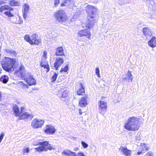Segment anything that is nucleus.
I'll list each match as a JSON object with an SVG mask.
<instances>
[{
	"mask_svg": "<svg viewBox=\"0 0 156 156\" xmlns=\"http://www.w3.org/2000/svg\"><path fill=\"white\" fill-rule=\"evenodd\" d=\"M4 134V133H2L1 135H0V143L1 142L2 139H3Z\"/></svg>",
	"mask_w": 156,
	"mask_h": 156,
	"instance_id": "nucleus-45",
	"label": "nucleus"
},
{
	"mask_svg": "<svg viewBox=\"0 0 156 156\" xmlns=\"http://www.w3.org/2000/svg\"><path fill=\"white\" fill-rule=\"evenodd\" d=\"M78 34L80 37L85 36L89 38H90L91 36L90 31L87 30H83L79 31Z\"/></svg>",
	"mask_w": 156,
	"mask_h": 156,
	"instance_id": "nucleus-14",
	"label": "nucleus"
},
{
	"mask_svg": "<svg viewBox=\"0 0 156 156\" xmlns=\"http://www.w3.org/2000/svg\"><path fill=\"white\" fill-rule=\"evenodd\" d=\"M81 144L83 147L84 148H87L88 147V144L86 143L85 142L82 141Z\"/></svg>",
	"mask_w": 156,
	"mask_h": 156,
	"instance_id": "nucleus-41",
	"label": "nucleus"
},
{
	"mask_svg": "<svg viewBox=\"0 0 156 156\" xmlns=\"http://www.w3.org/2000/svg\"><path fill=\"white\" fill-rule=\"evenodd\" d=\"M79 113L80 115H81L82 114V112H81V110L80 109H79Z\"/></svg>",
	"mask_w": 156,
	"mask_h": 156,
	"instance_id": "nucleus-51",
	"label": "nucleus"
},
{
	"mask_svg": "<svg viewBox=\"0 0 156 156\" xmlns=\"http://www.w3.org/2000/svg\"><path fill=\"white\" fill-rule=\"evenodd\" d=\"M23 17L26 19L27 16V13L30 9V7L29 4L25 3L23 6Z\"/></svg>",
	"mask_w": 156,
	"mask_h": 156,
	"instance_id": "nucleus-18",
	"label": "nucleus"
},
{
	"mask_svg": "<svg viewBox=\"0 0 156 156\" xmlns=\"http://www.w3.org/2000/svg\"><path fill=\"white\" fill-rule=\"evenodd\" d=\"M29 152V149L28 147L26 149H24L23 150L24 153H28Z\"/></svg>",
	"mask_w": 156,
	"mask_h": 156,
	"instance_id": "nucleus-46",
	"label": "nucleus"
},
{
	"mask_svg": "<svg viewBox=\"0 0 156 156\" xmlns=\"http://www.w3.org/2000/svg\"><path fill=\"white\" fill-rule=\"evenodd\" d=\"M88 13V20L86 23V28L90 29L93 27L96 22V13L97 9L94 6L88 5L86 8Z\"/></svg>",
	"mask_w": 156,
	"mask_h": 156,
	"instance_id": "nucleus-1",
	"label": "nucleus"
},
{
	"mask_svg": "<svg viewBox=\"0 0 156 156\" xmlns=\"http://www.w3.org/2000/svg\"><path fill=\"white\" fill-rule=\"evenodd\" d=\"M40 65L42 67H43L44 69H47V72L49 71L50 70L48 62L47 61L44 59H42L41 60Z\"/></svg>",
	"mask_w": 156,
	"mask_h": 156,
	"instance_id": "nucleus-20",
	"label": "nucleus"
},
{
	"mask_svg": "<svg viewBox=\"0 0 156 156\" xmlns=\"http://www.w3.org/2000/svg\"><path fill=\"white\" fill-rule=\"evenodd\" d=\"M133 76L131 72L128 70L127 73L126 74L125 77H124L123 80L125 82L129 83H131L133 81Z\"/></svg>",
	"mask_w": 156,
	"mask_h": 156,
	"instance_id": "nucleus-13",
	"label": "nucleus"
},
{
	"mask_svg": "<svg viewBox=\"0 0 156 156\" xmlns=\"http://www.w3.org/2000/svg\"><path fill=\"white\" fill-rule=\"evenodd\" d=\"M78 156H86L82 152H79L77 154Z\"/></svg>",
	"mask_w": 156,
	"mask_h": 156,
	"instance_id": "nucleus-48",
	"label": "nucleus"
},
{
	"mask_svg": "<svg viewBox=\"0 0 156 156\" xmlns=\"http://www.w3.org/2000/svg\"><path fill=\"white\" fill-rule=\"evenodd\" d=\"M140 150L143 151V153H145L146 151L148 150V148L146 146V145L144 144H142L140 146Z\"/></svg>",
	"mask_w": 156,
	"mask_h": 156,
	"instance_id": "nucleus-30",
	"label": "nucleus"
},
{
	"mask_svg": "<svg viewBox=\"0 0 156 156\" xmlns=\"http://www.w3.org/2000/svg\"><path fill=\"white\" fill-rule=\"evenodd\" d=\"M2 95L1 94V92H0V101H1V100L2 99Z\"/></svg>",
	"mask_w": 156,
	"mask_h": 156,
	"instance_id": "nucleus-52",
	"label": "nucleus"
},
{
	"mask_svg": "<svg viewBox=\"0 0 156 156\" xmlns=\"http://www.w3.org/2000/svg\"><path fill=\"white\" fill-rule=\"evenodd\" d=\"M24 108L23 107H21V113L20 114V115L19 116V119H32L34 116L32 115H30L28 114L27 112H24Z\"/></svg>",
	"mask_w": 156,
	"mask_h": 156,
	"instance_id": "nucleus-8",
	"label": "nucleus"
},
{
	"mask_svg": "<svg viewBox=\"0 0 156 156\" xmlns=\"http://www.w3.org/2000/svg\"><path fill=\"white\" fill-rule=\"evenodd\" d=\"M119 151L122 154L125 155V156H131L132 151L127 148L126 147L121 146L119 148Z\"/></svg>",
	"mask_w": 156,
	"mask_h": 156,
	"instance_id": "nucleus-12",
	"label": "nucleus"
},
{
	"mask_svg": "<svg viewBox=\"0 0 156 156\" xmlns=\"http://www.w3.org/2000/svg\"><path fill=\"white\" fill-rule=\"evenodd\" d=\"M25 40L27 42H29L31 44H33V42L30 41V37L29 35H26L24 36Z\"/></svg>",
	"mask_w": 156,
	"mask_h": 156,
	"instance_id": "nucleus-35",
	"label": "nucleus"
},
{
	"mask_svg": "<svg viewBox=\"0 0 156 156\" xmlns=\"http://www.w3.org/2000/svg\"><path fill=\"white\" fill-rule=\"evenodd\" d=\"M60 0H54V5L55 7L58 6V5L59 4Z\"/></svg>",
	"mask_w": 156,
	"mask_h": 156,
	"instance_id": "nucleus-42",
	"label": "nucleus"
},
{
	"mask_svg": "<svg viewBox=\"0 0 156 156\" xmlns=\"http://www.w3.org/2000/svg\"><path fill=\"white\" fill-rule=\"evenodd\" d=\"M36 145L40 146L35 148V149L38 152L47 151L48 150H51L54 149L53 146L49 143L48 141H46L38 142L37 144H36Z\"/></svg>",
	"mask_w": 156,
	"mask_h": 156,
	"instance_id": "nucleus-4",
	"label": "nucleus"
},
{
	"mask_svg": "<svg viewBox=\"0 0 156 156\" xmlns=\"http://www.w3.org/2000/svg\"><path fill=\"white\" fill-rule=\"evenodd\" d=\"M68 95V91L66 90H65L63 92L62 95V98L66 97Z\"/></svg>",
	"mask_w": 156,
	"mask_h": 156,
	"instance_id": "nucleus-39",
	"label": "nucleus"
},
{
	"mask_svg": "<svg viewBox=\"0 0 156 156\" xmlns=\"http://www.w3.org/2000/svg\"><path fill=\"white\" fill-rule=\"evenodd\" d=\"M27 84L29 86L34 85L36 84V81L33 78V77L30 79V80H27L26 82Z\"/></svg>",
	"mask_w": 156,
	"mask_h": 156,
	"instance_id": "nucleus-27",
	"label": "nucleus"
},
{
	"mask_svg": "<svg viewBox=\"0 0 156 156\" xmlns=\"http://www.w3.org/2000/svg\"><path fill=\"white\" fill-rule=\"evenodd\" d=\"M10 5L12 6H18L19 5V2L14 0H12L10 1Z\"/></svg>",
	"mask_w": 156,
	"mask_h": 156,
	"instance_id": "nucleus-32",
	"label": "nucleus"
},
{
	"mask_svg": "<svg viewBox=\"0 0 156 156\" xmlns=\"http://www.w3.org/2000/svg\"><path fill=\"white\" fill-rule=\"evenodd\" d=\"M145 156H153V155L152 153L149 152L146 154Z\"/></svg>",
	"mask_w": 156,
	"mask_h": 156,
	"instance_id": "nucleus-47",
	"label": "nucleus"
},
{
	"mask_svg": "<svg viewBox=\"0 0 156 156\" xmlns=\"http://www.w3.org/2000/svg\"><path fill=\"white\" fill-rule=\"evenodd\" d=\"M49 34V36L52 38H55L58 36V33L55 31L52 32Z\"/></svg>",
	"mask_w": 156,
	"mask_h": 156,
	"instance_id": "nucleus-34",
	"label": "nucleus"
},
{
	"mask_svg": "<svg viewBox=\"0 0 156 156\" xmlns=\"http://www.w3.org/2000/svg\"><path fill=\"white\" fill-rule=\"evenodd\" d=\"M15 59L5 57L2 62V67L4 70L8 72L13 71L15 67Z\"/></svg>",
	"mask_w": 156,
	"mask_h": 156,
	"instance_id": "nucleus-3",
	"label": "nucleus"
},
{
	"mask_svg": "<svg viewBox=\"0 0 156 156\" xmlns=\"http://www.w3.org/2000/svg\"><path fill=\"white\" fill-rule=\"evenodd\" d=\"M26 73V70L25 67L21 65L19 68V69L16 70L15 72V73L19 77H22L24 76Z\"/></svg>",
	"mask_w": 156,
	"mask_h": 156,
	"instance_id": "nucleus-11",
	"label": "nucleus"
},
{
	"mask_svg": "<svg viewBox=\"0 0 156 156\" xmlns=\"http://www.w3.org/2000/svg\"><path fill=\"white\" fill-rule=\"evenodd\" d=\"M54 16L57 22L60 23H64L67 20V16L65 12L63 10H60L55 13Z\"/></svg>",
	"mask_w": 156,
	"mask_h": 156,
	"instance_id": "nucleus-5",
	"label": "nucleus"
},
{
	"mask_svg": "<svg viewBox=\"0 0 156 156\" xmlns=\"http://www.w3.org/2000/svg\"><path fill=\"white\" fill-rule=\"evenodd\" d=\"M95 73L96 74L98 75V77H100V70L98 67H96L95 70Z\"/></svg>",
	"mask_w": 156,
	"mask_h": 156,
	"instance_id": "nucleus-43",
	"label": "nucleus"
},
{
	"mask_svg": "<svg viewBox=\"0 0 156 156\" xmlns=\"http://www.w3.org/2000/svg\"><path fill=\"white\" fill-rule=\"evenodd\" d=\"M62 154L63 156H77L75 153L68 150L64 151Z\"/></svg>",
	"mask_w": 156,
	"mask_h": 156,
	"instance_id": "nucleus-22",
	"label": "nucleus"
},
{
	"mask_svg": "<svg viewBox=\"0 0 156 156\" xmlns=\"http://www.w3.org/2000/svg\"><path fill=\"white\" fill-rule=\"evenodd\" d=\"M9 8V6L7 5H4L1 6L0 7V12H5V9H8Z\"/></svg>",
	"mask_w": 156,
	"mask_h": 156,
	"instance_id": "nucleus-36",
	"label": "nucleus"
},
{
	"mask_svg": "<svg viewBox=\"0 0 156 156\" xmlns=\"http://www.w3.org/2000/svg\"><path fill=\"white\" fill-rule=\"evenodd\" d=\"M8 79V76L6 75H4L3 76H2L0 78V81L2 82L3 83H5L7 82Z\"/></svg>",
	"mask_w": 156,
	"mask_h": 156,
	"instance_id": "nucleus-29",
	"label": "nucleus"
},
{
	"mask_svg": "<svg viewBox=\"0 0 156 156\" xmlns=\"http://www.w3.org/2000/svg\"><path fill=\"white\" fill-rule=\"evenodd\" d=\"M99 112L103 115L106 112L107 108V103L103 101H101L98 102Z\"/></svg>",
	"mask_w": 156,
	"mask_h": 156,
	"instance_id": "nucleus-7",
	"label": "nucleus"
},
{
	"mask_svg": "<svg viewBox=\"0 0 156 156\" xmlns=\"http://www.w3.org/2000/svg\"><path fill=\"white\" fill-rule=\"evenodd\" d=\"M63 3L61 5V6H69L73 3V0H62Z\"/></svg>",
	"mask_w": 156,
	"mask_h": 156,
	"instance_id": "nucleus-25",
	"label": "nucleus"
},
{
	"mask_svg": "<svg viewBox=\"0 0 156 156\" xmlns=\"http://www.w3.org/2000/svg\"><path fill=\"white\" fill-rule=\"evenodd\" d=\"M23 87L24 88H28V86L26 85V84H25L24 83H23Z\"/></svg>",
	"mask_w": 156,
	"mask_h": 156,
	"instance_id": "nucleus-50",
	"label": "nucleus"
},
{
	"mask_svg": "<svg viewBox=\"0 0 156 156\" xmlns=\"http://www.w3.org/2000/svg\"><path fill=\"white\" fill-rule=\"evenodd\" d=\"M55 131V128L51 125H47L46 129L44 130V132L46 134L49 135L53 134Z\"/></svg>",
	"mask_w": 156,
	"mask_h": 156,
	"instance_id": "nucleus-15",
	"label": "nucleus"
},
{
	"mask_svg": "<svg viewBox=\"0 0 156 156\" xmlns=\"http://www.w3.org/2000/svg\"><path fill=\"white\" fill-rule=\"evenodd\" d=\"M88 98L87 95H85L84 97H82L79 101V105L81 107H85L88 104L87 99Z\"/></svg>",
	"mask_w": 156,
	"mask_h": 156,
	"instance_id": "nucleus-16",
	"label": "nucleus"
},
{
	"mask_svg": "<svg viewBox=\"0 0 156 156\" xmlns=\"http://www.w3.org/2000/svg\"><path fill=\"white\" fill-rule=\"evenodd\" d=\"M144 35L146 39L149 40L153 35V32L151 30L147 27H144L142 30Z\"/></svg>",
	"mask_w": 156,
	"mask_h": 156,
	"instance_id": "nucleus-9",
	"label": "nucleus"
},
{
	"mask_svg": "<svg viewBox=\"0 0 156 156\" xmlns=\"http://www.w3.org/2000/svg\"><path fill=\"white\" fill-rule=\"evenodd\" d=\"M2 71V69L0 67V77L1 76V74L2 73V72H1Z\"/></svg>",
	"mask_w": 156,
	"mask_h": 156,
	"instance_id": "nucleus-53",
	"label": "nucleus"
},
{
	"mask_svg": "<svg viewBox=\"0 0 156 156\" xmlns=\"http://www.w3.org/2000/svg\"><path fill=\"white\" fill-rule=\"evenodd\" d=\"M12 111L14 112L15 116L16 117L19 116L21 113V109L20 111L18 106L16 105H14L12 106Z\"/></svg>",
	"mask_w": 156,
	"mask_h": 156,
	"instance_id": "nucleus-21",
	"label": "nucleus"
},
{
	"mask_svg": "<svg viewBox=\"0 0 156 156\" xmlns=\"http://www.w3.org/2000/svg\"><path fill=\"white\" fill-rule=\"evenodd\" d=\"M64 60L63 58L60 57H57L54 63L53 67L56 70L59 69V67L63 63Z\"/></svg>",
	"mask_w": 156,
	"mask_h": 156,
	"instance_id": "nucleus-10",
	"label": "nucleus"
},
{
	"mask_svg": "<svg viewBox=\"0 0 156 156\" xmlns=\"http://www.w3.org/2000/svg\"><path fill=\"white\" fill-rule=\"evenodd\" d=\"M6 52L7 53L12 56H15L16 54V52L15 51L12 50L11 49H9L6 50Z\"/></svg>",
	"mask_w": 156,
	"mask_h": 156,
	"instance_id": "nucleus-33",
	"label": "nucleus"
},
{
	"mask_svg": "<svg viewBox=\"0 0 156 156\" xmlns=\"http://www.w3.org/2000/svg\"><path fill=\"white\" fill-rule=\"evenodd\" d=\"M16 21L12 22V23L14 24H21L23 23V21L22 18L20 16L16 18Z\"/></svg>",
	"mask_w": 156,
	"mask_h": 156,
	"instance_id": "nucleus-28",
	"label": "nucleus"
},
{
	"mask_svg": "<svg viewBox=\"0 0 156 156\" xmlns=\"http://www.w3.org/2000/svg\"><path fill=\"white\" fill-rule=\"evenodd\" d=\"M47 53L46 51H44L43 53V57L45 59L47 58Z\"/></svg>",
	"mask_w": 156,
	"mask_h": 156,
	"instance_id": "nucleus-44",
	"label": "nucleus"
},
{
	"mask_svg": "<svg viewBox=\"0 0 156 156\" xmlns=\"http://www.w3.org/2000/svg\"><path fill=\"white\" fill-rule=\"evenodd\" d=\"M150 3L154 7H156V0H152L150 1Z\"/></svg>",
	"mask_w": 156,
	"mask_h": 156,
	"instance_id": "nucleus-40",
	"label": "nucleus"
},
{
	"mask_svg": "<svg viewBox=\"0 0 156 156\" xmlns=\"http://www.w3.org/2000/svg\"><path fill=\"white\" fill-rule=\"evenodd\" d=\"M12 10V9L9 6V8L5 9V12H3L6 15L8 16L9 17L13 16V15H12L10 12V11Z\"/></svg>",
	"mask_w": 156,
	"mask_h": 156,
	"instance_id": "nucleus-26",
	"label": "nucleus"
},
{
	"mask_svg": "<svg viewBox=\"0 0 156 156\" xmlns=\"http://www.w3.org/2000/svg\"><path fill=\"white\" fill-rule=\"evenodd\" d=\"M44 121L42 119H34L31 122V126L34 129L41 128L44 124Z\"/></svg>",
	"mask_w": 156,
	"mask_h": 156,
	"instance_id": "nucleus-6",
	"label": "nucleus"
},
{
	"mask_svg": "<svg viewBox=\"0 0 156 156\" xmlns=\"http://www.w3.org/2000/svg\"><path fill=\"white\" fill-rule=\"evenodd\" d=\"M148 45L151 47L154 48L156 47V37L153 36L148 42Z\"/></svg>",
	"mask_w": 156,
	"mask_h": 156,
	"instance_id": "nucleus-19",
	"label": "nucleus"
},
{
	"mask_svg": "<svg viewBox=\"0 0 156 156\" xmlns=\"http://www.w3.org/2000/svg\"><path fill=\"white\" fill-rule=\"evenodd\" d=\"M80 85L79 86L80 87L78 90L77 94L79 95H82L84 93V88L82 83H80Z\"/></svg>",
	"mask_w": 156,
	"mask_h": 156,
	"instance_id": "nucleus-24",
	"label": "nucleus"
},
{
	"mask_svg": "<svg viewBox=\"0 0 156 156\" xmlns=\"http://www.w3.org/2000/svg\"><path fill=\"white\" fill-rule=\"evenodd\" d=\"M33 77L30 73H28L24 74L22 77L23 78L26 82L27 81V80H30V78Z\"/></svg>",
	"mask_w": 156,
	"mask_h": 156,
	"instance_id": "nucleus-31",
	"label": "nucleus"
},
{
	"mask_svg": "<svg viewBox=\"0 0 156 156\" xmlns=\"http://www.w3.org/2000/svg\"><path fill=\"white\" fill-rule=\"evenodd\" d=\"M57 76L58 74L56 73H55L54 75L52 76L51 77L52 81V82H54L56 80Z\"/></svg>",
	"mask_w": 156,
	"mask_h": 156,
	"instance_id": "nucleus-37",
	"label": "nucleus"
},
{
	"mask_svg": "<svg viewBox=\"0 0 156 156\" xmlns=\"http://www.w3.org/2000/svg\"><path fill=\"white\" fill-rule=\"evenodd\" d=\"M142 153H143V151H142L141 150H140V151L137 152V154L139 155Z\"/></svg>",
	"mask_w": 156,
	"mask_h": 156,
	"instance_id": "nucleus-49",
	"label": "nucleus"
},
{
	"mask_svg": "<svg viewBox=\"0 0 156 156\" xmlns=\"http://www.w3.org/2000/svg\"><path fill=\"white\" fill-rule=\"evenodd\" d=\"M68 66L66 65L65 66L64 68H62L60 71L61 72H66L68 70Z\"/></svg>",
	"mask_w": 156,
	"mask_h": 156,
	"instance_id": "nucleus-38",
	"label": "nucleus"
},
{
	"mask_svg": "<svg viewBox=\"0 0 156 156\" xmlns=\"http://www.w3.org/2000/svg\"><path fill=\"white\" fill-rule=\"evenodd\" d=\"M63 48L62 47L58 48L55 52V55L56 56H62L65 55L64 53Z\"/></svg>",
	"mask_w": 156,
	"mask_h": 156,
	"instance_id": "nucleus-23",
	"label": "nucleus"
},
{
	"mask_svg": "<svg viewBox=\"0 0 156 156\" xmlns=\"http://www.w3.org/2000/svg\"><path fill=\"white\" fill-rule=\"evenodd\" d=\"M139 120V118L135 117H130L125 123L124 127L130 131L137 130L140 127Z\"/></svg>",
	"mask_w": 156,
	"mask_h": 156,
	"instance_id": "nucleus-2",
	"label": "nucleus"
},
{
	"mask_svg": "<svg viewBox=\"0 0 156 156\" xmlns=\"http://www.w3.org/2000/svg\"><path fill=\"white\" fill-rule=\"evenodd\" d=\"M38 35L36 34H34L30 37V41L33 42V44L38 45L41 42V40L40 39L37 38Z\"/></svg>",
	"mask_w": 156,
	"mask_h": 156,
	"instance_id": "nucleus-17",
	"label": "nucleus"
}]
</instances>
